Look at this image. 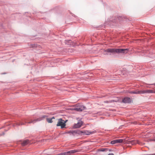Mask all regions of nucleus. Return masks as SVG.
I'll return each mask as SVG.
<instances>
[{
  "label": "nucleus",
  "instance_id": "obj_1",
  "mask_svg": "<svg viewBox=\"0 0 155 155\" xmlns=\"http://www.w3.org/2000/svg\"><path fill=\"white\" fill-rule=\"evenodd\" d=\"M128 51V49H108L105 50V52L106 53H110L112 54L117 53L126 54Z\"/></svg>",
  "mask_w": 155,
  "mask_h": 155
},
{
  "label": "nucleus",
  "instance_id": "obj_2",
  "mask_svg": "<svg viewBox=\"0 0 155 155\" xmlns=\"http://www.w3.org/2000/svg\"><path fill=\"white\" fill-rule=\"evenodd\" d=\"M66 120L64 121L62 119L60 118L58 119V122L57 124V126H60L61 129L65 128V126L66 125Z\"/></svg>",
  "mask_w": 155,
  "mask_h": 155
},
{
  "label": "nucleus",
  "instance_id": "obj_3",
  "mask_svg": "<svg viewBox=\"0 0 155 155\" xmlns=\"http://www.w3.org/2000/svg\"><path fill=\"white\" fill-rule=\"evenodd\" d=\"M46 117H47V116L46 115H44L34 120H31L28 123V124H31V123H34L36 121H40L42 120Z\"/></svg>",
  "mask_w": 155,
  "mask_h": 155
},
{
  "label": "nucleus",
  "instance_id": "obj_4",
  "mask_svg": "<svg viewBox=\"0 0 155 155\" xmlns=\"http://www.w3.org/2000/svg\"><path fill=\"white\" fill-rule=\"evenodd\" d=\"M131 101V99L128 97H125L122 99V102L125 103H130Z\"/></svg>",
  "mask_w": 155,
  "mask_h": 155
},
{
  "label": "nucleus",
  "instance_id": "obj_5",
  "mask_svg": "<svg viewBox=\"0 0 155 155\" xmlns=\"http://www.w3.org/2000/svg\"><path fill=\"white\" fill-rule=\"evenodd\" d=\"M83 124L82 121L81 120L79 121L77 123L75 124L73 126V127L74 128H79Z\"/></svg>",
  "mask_w": 155,
  "mask_h": 155
},
{
  "label": "nucleus",
  "instance_id": "obj_6",
  "mask_svg": "<svg viewBox=\"0 0 155 155\" xmlns=\"http://www.w3.org/2000/svg\"><path fill=\"white\" fill-rule=\"evenodd\" d=\"M150 93H155V91H153V90H142V94Z\"/></svg>",
  "mask_w": 155,
  "mask_h": 155
},
{
  "label": "nucleus",
  "instance_id": "obj_7",
  "mask_svg": "<svg viewBox=\"0 0 155 155\" xmlns=\"http://www.w3.org/2000/svg\"><path fill=\"white\" fill-rule=\"evenodd\" d=\"M69 134L70 135L74 136L76 134H77V130H70L64 133V134Z\"/></svg>",
  "mask_w": 155,
  "mask_h": 155
},
{
  "label": "nucleus",
  "instance_id": "obj_8",
  "mask_svg": "<svg viewBox=\"0 0 155 155\" xmlns=\"http://www.w3.org/2000/svg\"><path fill=\"white\" fill-rule=\"evenodd\" d=\"M129 93L130 94H142V90H136L134 91H130Z\"/></svg>",
  "mask_w": 155,
  "mask_h": 155
},
{
  "label": "nucleus",
  "instance_id": "obj_9",
  "mask_svg": "<svg viewBox=\"0 0 155 155\" xmlns=\"http://www.w3.org/2000/svg\"><path fill=\"white\" fill-rule=\"evenodd\" d=\"M85 108V107L84 106H81L80 107H78L75 108L74 109L77 111H81L84 110Z\"/></svg>",
  "mask_w": 155,
  "mask_h": 155
},
{
  "label": "nucleus",
  "instance_id": "obj_10",
  "mask_svg": "<svg viewBox=\"0 0 155 155\" xmlns=\"http://www.w3.org/2000/svg\"><path fill=\"white\" fill-rule=\"evenodd\" d=\"M29 143V140H24L21 143V145L22 146H25Z\"/></svg>",
  "mask_w": 155,
  "mask_h": 155
},
{
  "label": "nucleus",
  "instance_id": "obj_11",
  "mask_svg": "<svg viewBox=\"0 0 155 155\" xmlns=\"http://www.w3.org/2000/svg\"><path fill=\"white\" fill-rule=\"evenodd\" d=\"M54 119V117H53L52 118H46V120H47V121L49 123H52L53 122V121H52V119Z\"/></svg>",
  "mask_w": 155,
  "mask_h": 155
},
{
  "label": "nucleus",
  "instance_id": "obj_12",
  "mask_svg": "<svg viewBox=\"0 0 155 155\" xmlns=\"http://www.w3.org/2000/svg\"><path fill=\"white\" fill-rule=\"evenodd\" d=\"M84 131H80V130H77V134H84Z\"/></svg>",
  "mask_w": 155,
  "mask_h": 155
},
{
  "label": "nucleus",
  "instance_id": "obj_13",
  "mask_svg": "<svg viewBox=\"0 0 155 155\" xmlns=\"http://www.w3.org/2000/svg\"><path fill=\"white\" fill-rule=\"evenodd\" d=\"M116 143H122L123 141V139H118V140H116Z\"/></svg>",
  "mask_w": 155,
  "mask_h": 155
},
{
  "label": "nucleus",
  "instance_id": "obj_14",
  "mask_svg": "<svg viewBox=\"0 0 155 155\" xmlns=\"http://www.w3.org/2000/svg\"><path fill=\"white\" fill-rule=\"evenodd\" d=\"M37 46V45L36 44H31L30 45V47L31 48H36Z\"/></svg>",
  "mask_w": 155,
  "mask_h": 155
},
{
  "label": "nucleus",
  "instance_id": "obj_15",
  "mask_svg": "<svg viewBox=\"0 0 155 155\" xmlns=\"http://www.w3.org/2000/svg\"><path fill=\"white\" fill-rule=\"evenodd\" d=\"M15 124L16 125L18 126L24 124V123L22 122L17 123H16Z\"/></svg>",
  "mask_w": 155,
  "mask_h": 155
},
{
  "label": "nucleus",
  "instance_id": "obj_16",
  "mask_svg": "<svg viewBox=\"0 0 155 155\" xmlns=\"http://www.w3.org/2000/svg\"><path fill=\"white\" fill-rule=\"evenodd\" d=\"M110 143L112 144H114L116 143V140H114L111 141L110 142Z\"/></svg>",
  "mask_w": 155,
  "mask_h": 155
},
{
  "label": "nucleus",
  "instance_id": "obj_17",
  "mask_svg": "<svg viewBox=\"0 0 155 155\" xmlns=\"http://www.w3.org/2000/svg\"><path fill=\"white\" fill-rule=\"evenodd\" d=\"M84 134H86V135H88L89 134H88V131H84Z\"/></svg>",
  "mask_w": 155,
  "mask_h": 155
},
{
  "label": "nucleus",
  "instance_id": "obj_18",
  "mask_svg": "<svg viewBox=\"0 0 155 155\" xmlns=\"http://www.w3.org/2000/svg\"><path fill=\"white\" fill-rule=\"evenodd\" d=\"M70 151H68L66 152L67 155H70Z\"/></svg>",
  "mask_w": 155,
  "mask_h": 155
},
{
  "label": "nucleus",
  "instance_id": "obj_19",
  "mask_svg": "<svg viewBox=\"0 0 155 155\" xmlns=\"http://www.w3.org/2000/svg\"><path fill=\"white\" fill-rule=\"evenodd\" d=\"M70 151V155L72 154V153H73V151H72V150H70V151Z\"/></svg>",
  "mask_w": 155,
  "mask_h": 155
},
{
  "label": "nucleus",
  "instance_id": "obj_20",
  "mask_svg": "<svg viewBox=\"0 0 155 155\" xmlns=\"http://www.w3.org/2000/svg\"><path fill=\"white\" fill-rule=\"evenodd\" d=\"M72 151H73V153L76 152V150H72Z\"/></svg>",
  "mask_w": 155,
  "mask_h": 155
},
{
  "label": "nucleus",
  "instance_id": "obj_21",
  "mask_svg": "<svg viewBox=\"0 0 155 155\" xmlns=\"http://www.w3.org/2000/svg\"><path fill=\"white\" fill-rule=\"evenodd\" d=\"M108 155H114V154L113 153H110L108 154Z\"/></svg>",
  "mask_w": 155,
  "mask_h": 155
},
{
  "label": "nucleus",
  "instance_id": "obj_22",
  "mask_svg": "<svg viewBox=\"0 0 155 155\" xmlns=\"http://www.w3.org/2000/svg\"><path fill=\"white\" fill-rule=\"evenodd\" d=\"M104 102L105 103H109V101H104Z\"/></svg>",
  "mask_w": 155,
  "mask_h": 155
},
{
  "label": "nucleus",
  "instance_id": "obj_23",
  "mask_svg": "<svg viewBox=\"0 0 155 155\" xmlns=\"http://www.w3.org/2000/svg\"><path fill=\"white\" fill-rule=\"evenodd\" d=\"M150 141H155V140H150Z\"/></svg>",
  "mask_w": 155,
  "mask_h": 155
},
{
  "label": "nucleus",
  "instance_id": "obj_24",
  "mask_svg": "<svg viewBox=\"0 0 155 155\" xmlns=\"http://www.w3.org/2000/svg\"><path fill=\"white\" fill-rule=\"evenodd\" d=\"M4 132H3L2 134H0V136H2V135H4Z\"/></svg>",
  "mask_w": 155,
  "mask_h": 155
},
{
  "label": "nucleus",
  "instance_id": "obj_25",
  "mask_svg": "<svg viewBox=\"0 0 155 155\" xmlns=\"http://www.w3.org/2000/svg\"><path fill=\"white\" fill-rule=\"evenodd\" d=\"M68 41L69 42H70V43H71V40H69Z\"/></svg>",
  "mask_w": 155,
  "mask_h": 155
},
{
  "label": "nucleus",
  "instance_id": "obj_26",
  "mask_svg": "<svg viewBox=\"0 0 155 155\" xmlns=\"http://www.w3.org/2000/svg\"><path fill=\"white\" fill-rule=\"evenodd\" d=\"M151 85H154L155 86V83H154V84H151Z\"/></svg>",
  "mask_w": 155,
  "mask_h": 155
},
{
  "label": "nucleus",
  "instance_id": "obj_27",
  "mask_svg": "<svg viewBox=\"0 0 155 155\" xmlns=\"http://www.w3.org/2000/svg\"><path fill=\"white\" fill-rule=\"evenodd\" d=\"M101 151H104V150H101Z\"/></svg>",
  "mask_w": 155,
  "mask_h": 155
},
{
  "label": "nucleus",
  "instance_id": "obj_28",
  "mask_svg": "<svg viewBox=\"0 0 155 155\" xmlns=\"http://www.w3.org/2000/svg\"><path fill=\"white\" fill-rule=\"evenodd\" d=\"M105 54H106V55H108V54L107 53H106Z\"/></svg>",
  "mask_w": 155,
  "mask_h": 155
},
{
  "label": "nucleus",
  "instance_id": "obj_29",
  "mask_svg": "<svg viewBox=\"0 0 155 155\" xmlns=\"http://www.w3.org/2000/svg\"><path fill=\"white\" fill-rule=\"evenodd\" d=\"M111 101L112 102V101H114L113 100H112V101Z\"/></svg>",
  "mask_w": 155,
  "mask_h": 155
},
{
  "label": "nucleus",
  "instance_id": "obj_30",
  "mask_svg": "<svg viewBox=\"0 0 155 155\" xmlns=\"http://www.w3.org/2000/svg\"><path fill=\"white\" fill-rule=\"evenodd\" d=\"M66 44H67V42H66ZM69 45V44H68V45Z\"/></svg>",
  "mask_w": 155,
  "mask_h": 155
}]
</instances>
